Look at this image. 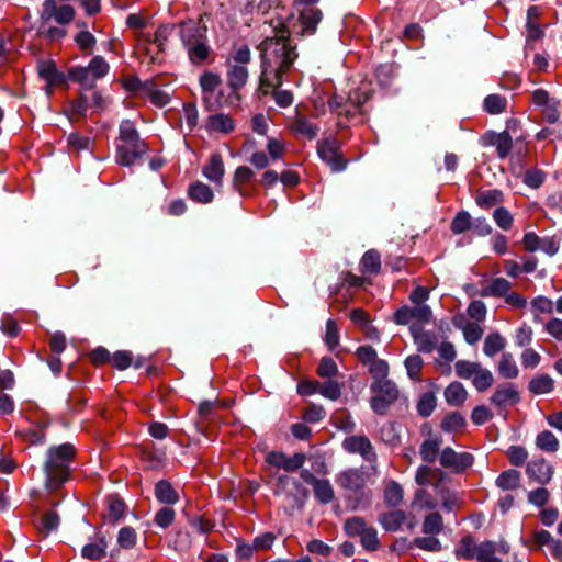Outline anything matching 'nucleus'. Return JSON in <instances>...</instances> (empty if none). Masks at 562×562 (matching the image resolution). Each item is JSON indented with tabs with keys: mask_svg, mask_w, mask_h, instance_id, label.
I'll return each mask as SVG.
<instances>
[{
	"mask_svg": "<svg viewBox=\"0 0 562 562\" xmlns=\"http://www.w3.org/2000/svg\"><path fill=\"white\" fill-rule=\"evenodd\" d=\"M241 100V93H237V91L233 90H229V92L226 93L221 87L212 92V95H205L202 98L204 108L207 111H216L223 108L237 109L240 106Z\"/></svg>",
	"mask_w": 562,
	"mask_h": 562,
	"instance_id": "13",
	"label": "nucleus"
},
{
	"mask_svg": "<svg viewBox=\"0 0 562 562\" xmlns=\"http://www.w3.org/2000/svg\"><path fill=\"white\" fill-rule=\"evenodd\" d=\"M236 123L233 116L225 113H215L207 116L205 121V130L209 133L231 134L235 131Z\"/></svg>",
	"mask_w": 562,
	"mask_h": 562,
	"instance_id": "24",
	"label": "nucleus"
},
{
	"mask_svg": "<svg viewBox=\"0 0 562 562\" xmlns=\"http://www.w3.org/2000/svg\"><path fill=\"white\" fill-rule=\"evenodd\" d=\"M483 146H493L496 148V155L499 159H505L509 156L513 149V138L508 131L501 133L487 131L481 137Z\"/></svg>",
	"mask_w": 562,
	"mask_h": 562,
	"instance_id": "18",
	"label": "nucleus"
},
{
	"mask_svg": "<svg viewBox=\"0 0 562 562\" xmlns=\"http://www.w3.org/2000/svg\"><path fill=\"white\" fill-rule=\"evenodd\" d=\"M323 18V13L318 8L307 7L300 10L299 20L302 24V33H315L318 23Z\"/></svg>",
	"mask_w": 562,
	"mask_h": 562,
	"instance_id": "28",
	"label": "nucleus"
},
{
	"mask_svg": "<svg viewBox=\"0 0 562 562\" xmlns=\"http://www.w3.org/2000/svg\"><path fill=\"white\" fill-rule=\"evenodd\" d=\"M521 475L519 471L508 469L503 471L495 480V484L503 491H514L520 485Z\"/></svg>",
	"mask_w": 562,
	"mask_h": 562,
	"instance_id": "39",
	"label": "nucleus"
},
{
	"mask_svg": "<svg viewBox=\"0 0 562 562\" xmlns=\"http://www.w3.org/2000/svg\"><path fill=\"white\" fill-rule=\"evenodd\" d=\"M442 439L438 436H429L425 439L419 447V454L423 461L434 463L437 458H440V448Z\"/></svg>",
	"mask_w": 562,
	"mask_h": 562,
	"instance_id": "31",
	"label": "nucleus"
},
{
	"mask_svg": "<svg viewBox=\"0 0 562 562\" xmlns=\"http://www.w3.org/2000/svg\"><path fill=\"white\" fill-rule=\"evenodd\" d=\"M483 541L476 543L475 539L468 535L463 537L454 549V554L458 560H476L481 554Z\"/></svg>",
	"mask_w": 562,
	"mask_h": 562,
	"instance_id": "26",
	"label": "nucleus"
},
{
	"mask_svg": "<svg viewBox=\"0 0 562 562\" xmlns=\"http://www.w3.org/2000/svg\"><path fill=\"white\" fill-rule=\"evenodd\" d=\"M290 131L295 136H303L308 140H313L317 137L319 127L308 119L296 115L290 125Z\"/></svg>",
	"mask_w": 562,
	"mask_h": 562,
	"instance_id": "27",
	"label": "nucleus"
},
{
	"mask_svg": "<svg viewBox=\"0 0 562 562\" xmlns=\"http://www.w3.org/2000/svg\"><path fill=\"white\" fill-rule=\"evenodd\" d=\"M106 547L105 539L100 538L98 542L86 544L81 550V554L89 560H100L105 557Z\"/></svg>",
	"mask_w": 562,
	"mask_h": 562,
	"instance_id": "57",
	"label": "nucleus"
},
{
	"mask_svg": "<svg viewBox=\"0 0 562 562\" xmlns=\"http://www.w3.org/2000/svg\"><path fill=\"white\" fill-rule=\"evenodd\" d=\"M201 87L202 98L205 95H212V92L217 90L222 85V78L218 74L212 70H205L199 78Z\"/></svg>",
	"mask_w": 562,
	"mask_h": 562,
	"instance_id": "42",
	"label": "nucleus"
},
{
	"mask_svg": "<svg viewBox=\"0 0 562 562\" xmlns=\"http://www.w3.org/2000/svg\"><path fill=\"white\" fill-rule=\"evenodd\" d=\"M78 48L85 54L90 55L95 46V36L89 31L82 30L75 35Z\"/></svg>",
	"mask_w": 562,
	"mask_h": 562,
	"instance_id": "63",
	"label": "nucleus"
},
{
	"mask_svg": "<svg viewBox=\"0 0 562 562\" xmlns=\"http://www.w3.org/2000/svg\"><path fill=\"white\" fill-rule=\"evenodd\" d=\"M406 520L403 510H393L380 516L379 521L387 531H397Z\"/></svg>",
	"mask_w": 562,
	"mask_h": 562,
	"instance_id": "45",
	"label": "nucleus"
},
{
	"mask_svg": "<svg viewBox=\"0 0 562 562\" xmlns=\"http://www.w3.org/2000/svg\"><path fill=\"white\" fill-rule=\"evenodd\" d=\"M126 505L119 495H109L104 501L103 518L110 524L119 522L125 515Z\"/></svg>",
	"mask_w": 562,
	"mask_h": 562,
	"instance_id": "25",
	"label": "nucleus"
},
{
	"mask_svg": "<svg viewBox=\"0 0 562 562\" xmlns=\"http://www.w3.org/2000/svg\"><path fill=\"white\" fill-rule=\"evenodd\" d=\"M437 406V397L434 392H425L418 397L416 409L422 417L430 416Z\"/></svg>",
	"mask_w": 562,
	"mask_h": 562,
	"instance_id": "49",
	"label": "nucleus"
},
{
	"mask_svg": "<svg viewBox=\"0 0 562 562\" xmlns=\"http://www.w3.org/2000/svg\"><path fill=\"white\" fill-rule=\"evenodd\" d=\"M187 194L190 200L200 204H209L214 200L211 187L199 180L189 184Z\"/></svg>",
	"mask_w": 562,
	"mask_h": 562,
	"instance_id": "29",
	"label": "nucleus"
},
{
	"mask_svg": "<svg viewBox=\"0 0 562 562\" xmlns=\"http://www.w3.org/2000/svg\"><path fill=\"white\" fill-rule=\"evenodd\" d=\"M442 476L443 473L439 469H432L428 465H419L415 473V482L419 485V488H425V486L434 485L435 488L439 486L440 479L437 482H434L437 475Z\"/></svg>",
	"mask_w": 562,
	"mask_h": 562,
	"instance_id": "34",
	"label": "nucleus"
},
{
	"mask_svg": "<svg viewBox=\"0 0 562 562\" xmlns=\"http://www.w3.org/2000/svg\"><path fill=\"white\" fill-rule=\"evenodd\" d=\"M531 101L540 110L542 120L554 124L560 119V101L551 97L544 89H536L531 94Z\"/></svg>",
	"mask_w": 562,
	"mask_h": 562,
	"instance_id": "10",
	"label": "nucleus"
},
{
	"mask_svg": "<svg viewBox=\"0 0 562 562\" xmlns=\"http://www.w3.org/2000/svg\"><path fill=\"white\" fill-rule=\"evenodd\" d=\"M473 218L467 211H460L452 218L450 229L454 235L463 234L471 229Z\"/></svg>",
	"mask_w": 562,
	"mask_h": 562,
	"instance_id": "55",
	"label": "nucleus"
},
{
	"mask_svg": "<svg viewBox=\"0 0 562 562\" xmlns=\"http://www.w3.org/2000/svg\"><path fill=\"white\" fill-rule=\"evenodd\" d=\"M326 411L322 405L310 403L302 412V419L308 424H316L323 420Z\"/></svg>",
	"mask_w": 562,
	"mask_h": 562,
	"instance_id": "64",
	"label": "nucleus"
},
{
	"mask_svg": "<svg viewBox=\"0 0 562 562\" xmlns=\"http://www.w3.org/2000/svg\"><path fill=\"white\" fill-rule=\"evenodd\" d=\"M177 26L180 40L186 48L200 41H205V37H207V27L203 22V16L196 20L188 19L181 21Z\"/></svg>",
	"mask_w": 562,
	"mask_h": 562,
	"instance_id": "12",
	"label": "nucleus"
},
{
	"mask_svg": "<svg viewBox=\"0 0 562 562\" xmlns=\"http://www.w3.org/2000/svg\"><path fill=\"white\" fill-rule=\"evenodd\" d=\"M443 396L448 405L460 407L465 403L469 394L461 382L453 381L445 389Z\"/></svg>",
	"mask_w": 562,
	"mask_h": 562,
	"instance_id": "32",
	"label": "nucleus"
},
{
	"mask_svg": "<svg viewBox=\"0 0 562 562\" xmlns=\"http://www.w3.org/2000/svg\"><path fill=\"white\" fill-rule=\"evenodd\" d=\"M361 271L369 274H378L381 271V256L378 250L366 251L360 261Z\"/></svg>",
	"mask_w": 562,
	"mask_h": 562,
	"instance_id": "44",
	"label": "nucleus"
},
{
	"mask_svg": "<svg viewBox=\"0 0 562 562\" xmlns=\"http://www.w3.org/2000/svg\"><path fill=\"white\" fill-rule=\"evenodd\" d=\"M504 202V193L498 189L480 190L475 194V203L483 210L498 207Z\"/></svg>",
	"mask_w": 562,
	"mask_h": 562,
	"instance_id": "30",
	"label": "nucleus"
},
{
	"mask_svg": "<svg viewBox=\"0 0 562 562\" xmlns=\"http://www.w3.org/2000/svg\"><path fill=\"white\" fill-rule=\"evenodd\" d=\"M274 35L267 36L259 45L261 57L260 87H279L282 76L297 58L296 46L290 41V30L281 20L271 21Z\"/></svg>",
	"mask_w": 562,
	"mask_h": 562,
	"instance_id": "1",
	"label": "nucleus"
},
{
	"mask_svg": "<svg viewBox=\"0 0 562 562\" xmlns=\"http://www.w3.org/2000/svg\"><path fill=\"white\" fill-rule=\"evenodd\" d=\"M255 171L248 166H239L235 169L232 187L243 198H251L257 193Z\"/></svg>",
	"mask_w": 562,
	"mask_h": 562,
	"instance_id": "14",
	"label": "nucleus"
},
{
	"mask_svg": "<svg viewBox=\"0 0 562 562\" xmlns=\"http://www.w3.org/2000/svg\"><path fill=\"white\" fill-rule=\"evenodd\" d=\"M339 372L338 366L330 357H323L316 369V374L322 379H333Z\"/></svg>",
	"mask_w": 562,
	"mask_h": 562,
	"instance_id": "61",
	"label": "nucleus"
},
{
	"mask_svg": "<svg viewBox=\"0 0 562 562\" xmlns=\"http://www.w3.org/2000/svg\"><path fill=\"white\" fill-rule=\"evenodd\" d=\"M412 506L418 510H431L438 506V502L435 496L426 488H418L414 494Z\"/></svg>",
	"mask_w": 562,
	"mask_h": 562,
	"instance_id": "40",
	"label": "nucleus"
},
{
	"mask_svg": "<svg viewBox=\"0 0 562 562\" xmlns=\"http://www.w3.org/2000/svg\"><path fill=\"white\" fill-rule=\"evenodd\" d=\"M404 498L403 487L395 481H390L384 487V502L390 507H397Z\"/></svg>",
	"mask_w": 562,
	"mask_h": 562,
	"instance_id": "48",
	"label": "nucleus"
},
{
	"mask_svg": "<svg viewBox=\"0 0 562 562\" xmlns=\"http://www.w3.org/2000/svg\"><path fill=\"white\" fill-rule=\"evenodd\" d=\"M483 109L492 115L504 113L507 110V99L497 93L488 94L483 101Z\"/></svg>",
	"mask_w": 562,
	"mask_h": 562,
	"instance_id": "46",
	"label": "nucleus"
},
{
	"mask_svg": "<svg viewBox=\"0 0 562 562\" xmlns=\"http://www.w3.org/2000/svg\"><path fill=\"white\" fill-rule=\"evenodd\" d=\"M324 342L329 351H334L339 346L340 334L338 324L335 319H328L326 322Z\"/></svg>",
	"mask_w": 562,
	"mask_h": 562,
	"instance_id": "58",
	"label": "nucleus"
},
{
	"mask_svg": "<svg viewBox=\"0 0 562 562\" xmlns=\"http://www.w3.org/2000/svg\"><path fill=\"white\" fill-rule=\"evenodd\" d=\"M370 389L373 393L370 405L376 414H385L390 405L398 398V389L390 379H380L378 382H372Z\"/></svg>",
	"mask_w": 562,
	"mask_h": 562,
	"instance_id": "7",
	"label": "nucleus"
},
{
	"mask_svg": "<svg viewBox=\"0 0 562 562\" xmlns=\"http://www.w3.org/2000/svg\"><path fill=\"white\" fill-rule=\"evenodd\" d=\"M554 380L547 373L533 376L528 383V391L535 395H543L552 392Z\"/></svg>",
	"mask_w": 562,
	"mask_h": 562,
	"instance_id": "36",
	"label": "nucleus"
},
{
	"mask_svg": "<svg viewBox=\"0 0 562 562\" xmlns=\"http://www.w3.org/2000/svg\"><path fill=\"white\" fill-rule=\"evenodd\" d=\"M38 76L46 82V92L50 94L55 89L66 88L65 75L58 71L53 60H41L37 65Z\"/></svg>",
	"mask_w": 562,
	"mask_h": 562,
	"instance_id": "16",
	"label": "nucleus"
},
{
	"mask_svg": "<svg viewBox=\"0 0 562 562\" xmlns=\"http://www.w3.org/2000/svg\"><path fill=\"white\" fill-rule=\"evenodd\" d=\"M409 333L419 352L431 353L439 345V337L434 330H425L423 326L412 324Z\"/></svg>",
	"mask_w": 562,
	"mask_h": 562,
	"instance_id": "21",
	"label": "nucleus"
},
{
	"mask_svg": "<svg viewBox=\"0 0 562 562\" xmlns=\"http://www.w3.org/2000/svg\"><path fill=\"white\" fill-rule=\"evenodd\" d=\"M440 465L454 474H462L470 469L474 457L470 452H457L451 447H446L440 452Z\"/></svg>",
	"mask_w": 562,
	"mask_h": 562,
	"instance_id": "11",
	"label": "nucleus"
},
{
	"mask_svg": "<svg viewBox=\"0 0 562 562\" xmlns=\"http://www.w3.org/2000/svg\"><path fill=\"white\" fill-rule=\"evenodd\" d=\"M251 60V52L248 45L234 46L231 55L226 58V82L229 90L237 91L247 85L249 72L247 65Z\"/></svg>",
	"mask_w": 562,
	"mask_h": 562,
	"instance_id": "6",
	"label": "nucleus"
},
{
	"mask_svg": "<svg viewBox=\"0 0 562 562\" xmlns=\"http://www.w3.org/2000/svg\"><path fill=\"white\" fill-rule=\"evenodd\" d=\"M392 319L396 325L417 324L422 327L431 322L432 311L429 305H403L394 312Z\"/></svg>",
	"mask_w": 562,
	"mask_h": 562,
	"instance_id": "9",
	"label": "nucleus"
},
{
	"mask_svg": "<svg viewBox=\"0 0 562 562\" xmlns=\"http://www.w3.org/2000/svg\"><path fill=\"white\" fill-rule=\"evenodd\" d=\"M314 494L322 504H328L335 498L334 488L328 480L319 479L313 485Z\"/></svg>",
	"mask_w": 562,
	"mask_h": 562,
	"instance_id": "50",
	"label": "nucleus"
},
{
	"mask_svg": "<svg viewBox=\"0 0 562 562\" xmlns=\"http://www.w3.org/2000/svg\"><path fill=\"white\" fill-rule=\"evenodd\" d=\"M498 374L507 380L516 379L519 375L518 366L510 352H504L497 364Z\"/></svg>",
	"mask_w": 562,
	"mask_h": 562,
	"instance_id": "38",
	"label": "nucleus"
},
{
	"mask_svg": "<svg viewBox=\"0 0 562 562\" xmlns=\"http://www.w3.org/2000/svg\"><path fill=\"white\" fill-rule=\"evenodd\" d=\"M465 418L458 412L448 413L440 422V428L445 432H458L465 427Z\"/></svg>",
	"mask_w": 562,
	"mask_h": 562,
	"instance_id": "47",
	"label": "nucleus"
},
{
	"mask_svg": "<svg viewBox=\"0 0 562 562\" xmlns=\"http://www.w3.org/2000/svg\"><path fill=\"white\" fill-rule=\"evenodd\" d=\"M512 285L508 280L505 278H496L491 281V283L482 291L483 296H505Z\"/></svg>",
	"mask_w": 562,
	"mask_h": 562,
	"instance_id": "51",
	"label": "nucleus"
},
{
	"mask_svg": "<svg viewBox=\"0 0 562 562\" xmlns=\"http://www.w3.org/2000/svg\"><path fill=\"white\" fill-rule=\"evenodd\" d=\"M535 323H542L541 314H552L554 303L549 297L539 295L530 301Z\"/></svg>",
	"mask_w": 562,
	"mask_h": 562,
	"instance_id": "41",
	"label": "nucleus"
},
{
	"mask_svg": "<svg viewBox=\"0 0 562 562\" xmlns=\"http://www.w3.org/2000/svg\"><path fill=\"white\" fill-rule=\"evenodd\" d=\"M202 175L215 186L223 184L225 164L221 153L214 151L202 168Z\"/></svg>",
	"mask_w": 562,
	"mask_h": 562,
	"instance_id": "22",
	"label": "nucleus"
},
{
	"mask_svg": "<svg viewBox=\"0 0 562 562\" xmlns=\"http://www.w3.org/2000/svg\"><path fill=\"white\" fill-rule=\"evenodd\" d=\"M72 81L79 82L85 88L83 92H95V79L87 67L72 68Z\"/></svg>",
	"mask_w": 562,
	"mask_h": 562,
	"instance_id": "53",
	"label": "nucleus"
},
{
	"mask_svg": "<svg viewBox=\"0 0 562 562\" xmlns=\"http://www.w3.org/2000/svg\"><path fill=\"white\" fill-rule=\"evenodd\" d=\"M424 364L423 358L417 353L411 355L405 359L404 366L411 380L416 382L422 380Z\"/></svg>",
	"mask_w": 562,
	"mask_h": 562,
	"instance_id": "52",
	"label": "nucleus"
},
{
	"mask_svg": "<svg viewBox=\"0 0 562 562\" xmlns=\"http://www.w3.org/2000/svg\"><path fill=\"white\" fill-rule=\"evenodd\" d=\"M552 539L549 531L536 530L525 540V546L530 550H539L543 546H548Z\"/></svg>",
	"mask_w": 562,
	"mask_h": 562,
	"instance_id": "60",
	"label": "nucleus"
},
{
	"mask_svg": "<svg viewBox=\"0 0 562 562\" xmlns=\"http://www.w3.org/2000/svg\"><path fill=\"white\" fill-rule=\"evenodd\" d=\"M117 546L123 550H131L137 543V532L133 527H122L117 532Z\"/></svg>",
	"mask_w": 562,
	"mask_h": 562,
	"instance_id": "56",
	"label": "nucleus"
},
{
	"mask_svg": "<svg viewBox=\"0 0 562 562\" xmlns=\"http://www.w3.org/2000/svg\"><path fill=\"white\" fill-rule=\"evenodd\" d=\"M536 447L543 452L555 453L560 448L558 437L551 430H542L535 439Z\"/></svg>",
	"mask_w": 562,
	"mask_h": 562,
	"instance_id": "37",
	"label": "nucleus"
},
{
	"mask_svg": "<svg viewBox=\"0 0 562 562\" xmlns=\"http://www.w3.org/2000/svg\"><path fill=\"white\" fill-rule=\"evenodd\" d=\"M115 146L117 164L126 167L134 165L148 150L147 144L140 139L135 124L130 120L120 124Z\"/></svg>",
	"mask_w": 562,
	"mask_h": 562,
	"instance_id": "3",
	"label": "nucleus"
},
{
	"mask_svg": "<svg viewBox=\"0 0 562 562\" xmlns=\"http://www.w3.org/2000/svg\"><path fill=\"white\" fill-rule=\"evenodd\" d=\"M553 473V467L543 457L533 458L526 463L528 479L537 484H548L552 480Z\"/></svg>",
	"mask_w": 562,
	"mask_h": 562,
	"instance_id": "17",
	"label": "nucleus"
},
{
	"mask_svg": "<svg viewBox=\"0 0 562 562\" xmlns=\"http://www.w3.org/2000/svg\"><path fill=\"white\" fill-rule=\"evenodd\" d=\"M493 383H494L493 373L488 369L481 366L472 379L473 386L479 392H484L487 389H490L493 385Z\"/></svg>",
	"mask_w": 562,
	"mask_h": 562,
	"instance_id": "59",
	"label": "nucleus"
},
{
	"mask_svg": "<svg viewBox=\"0 0 562 562\" xmlns=\"http://www.w3.org/2000/svg\"><path fill=\"white\" fill-rule=\"evenodd\" d=\"M482 364L469 360H459L454 364L456 374L464 380H472Z\"/></svg>",
	"mask_w": 562,
	"mask_h": 562,
	"instance_id": "62",
	"label": "nucleus"
},
{
	"mask_svg": "<svg viewBox=\"0 0 562 562\" xmlns=\"http://www.w3.org/2000/svg\"><path fill=\"white\" fill-rule=\"evenodd\" d=\"M506 347V339L497 331L490 333L483 344V352L492 358L496 353L503 351Z\"/></svg>",
	"mask_w": 562,
	"mask_h": 562,
	"instance_id": "43",
	"label": "nucleus"
},
{
	"mask_svg": "<svg viewBox=\"0 0 562 562\" xmlns=\"http://www.w3.org/2000/svg\"><path fill=\"white\" fill-rule=\"evenodd\" d=\"M317 155L335 172L342 171L348 165L341 151V143L336 137H327L317 143Z\"/></svg>",
	"mask_w": 562,
	"mask_h": 562,
	"instance_id": "8",
	"label": "nucleus"
},
{
	"mask_svg": "<svg viewBox=\"0 0 562 562\" xmlns=\"http://www.w3.org/2000/svg\"><path fill=\"white\" fill-rule=\"evenodd\" d=\"M520 401V394L513 383L499 384L493 392L490 402L498 409H506Z\"/></svg>",
	"mask_w": 562,
	"mask_h": 562,
	"instance_id": "20",
	"label": "nucleus"
},
{
	"mask_svg": "<svg viewBox=\"0 0 562 562\" xmlns=\"http://www.w3.org/2000/svg\"><path fill=\"white\" fill-rule=\"evenodd\" d=\"M369 100V93L355 90L348 97L333 93L327 101L330 113L336 117L337 128H348L355 121H361L362 105Z\"/></svg>",
	"mask_w": 562,
	"mask_h": 562,
	"instance_id": "2",
	"label": "nucleus"
},
{
	"mask_svg": "<svg viewBox=\"0 0 562 562\" xmlns=\"http://www.w3.org/2000/svg\"><path fill=\"white\" fill-rule=\"evenodd\" d=\"M443 529V518L438 512H431L423 521V532L425 535H438Z\"/></svg>",
	"mask_w": 562,
	"mask_h": 562,
	"instance_id": "54",
	"label": "nucleus"
},
{
	"mask_svg": "<svg viewBox=\"0 0 562 562\" xmlns=\"http://www.w3.org/2000/svg\"><path fill=\"white\" fill-rule=\"evenodd\" d=\"M265 461L269 465L282 469L286 472H295L303 467L306 461V456L302 452H296L289 457L281 451H270L266 454Z\"/></svg>",
	"mask_w": 562,
	"mask_h": 562,
	"instance_id": "15",
	"label": "nucleus"
},
{
	"mask_svg": "<svg viewBox=\"0 0 562 562\" xmlns=\"http://www.w3.org/2000/svg\"><path fill=\"white\" fill-rule=\"evenodd\" d=\"M102 98L99 92H80L72 102V122L87 116L88 110L100 106Z\"/></svg>",
	"mask_w": 562,
	"mask_h": 562,
	"instance_id": "23",
	"label": "nucleus"
},
{
	"mask_svg": "<svg viewBox=\"0 0 562 562\" xmlns=\"http://www.w3.org/2000/svg\"><path fill=\"white\" fill-rule=\"evenodd\" d=\"M342 448L348 453H358L366 461L373 462L376 460L374 448L366 436H349L344 439Z\"/></svg>",
	"mask_w": 562,
	"mask_h": 562,
	"instance_id": "19",
	"label": "nucleus"
},
{
	"mask_svg": "<svg viewBox=\"0 0 562 562\" xmlns=\"http://www.w3.org/2000/svg\"><path fill=\"white\" fill-rule=\"evenodd\" d=\"M335 482L347 493V501L352 510L369 503L370 491H366V474L362 470L349 468L340 471L336 474Z\"/></svg>",
	"mask_w": 562,
	"mask_h": 562,
	"instance_id": "5",
	"label": "nucleus"
},
{
	"mask_svg": "<svg viewBox=\"0 0 562 562\" xmlns=\"http://www.w3.org/2000/svg\"><path fill=\"white\" fill-rule=\"evenodd\" d=\"M189 60L196 66H202L210 60L211 48L207 44V37L205 41H200L186 48Z\"/></svg>",
	"mask_w": 562,
	"mask_h": 562,
	"instance_id": "33",
	"label": "nucleus"
},
{
	"mask_svg": "<svg viewBox=\"0 0 562 562\" xmlns=\"http://www.w3.org/2000/svg\"><path fill=\"white\" fill-rule=\"evenodd\" d=\"M155 496L158 502L166 505H175L179 501L178 492L166 480H161L156 483Z\"/></svg>",
	"mask_w": 562,
	"mask_h": 562,
	"instance_id": "35",
	"label": "nucleus"
},
{
	"mask_svg": "<svg viewBox=\"0 0 562 562\" xmlns=\"http://www.w3.org/2000/svg\"><path fill=\"white\" fill-rule=\"evenodd\" d=\"M70 446L65 443L48 451L45 462L46 488L57 492L69 479Z\"/></svg>",
	"mask_w": 562,
	"mask_h": 562,
	"instance_id": "4",
	"label": "nucleus"
}]
</instances>
